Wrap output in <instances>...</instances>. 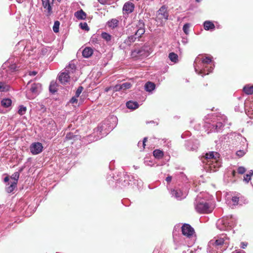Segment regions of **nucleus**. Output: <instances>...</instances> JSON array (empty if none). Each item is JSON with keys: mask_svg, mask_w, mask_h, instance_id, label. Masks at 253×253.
I'll list each match as a JSON object with an SVG mask.
<instances>
[{"mask_svg": "<svg viewBox=\"0 0 253 253\" xmlns=\"http://www.w3.org/2000/svg\"><path fill=\"white\" fill-rule=\"evenodd\" d=\"M18 58L10 57L5 62L0 69V79L5 82L11 80L19 68L16 64Z\"/></svg>", "mask_w": 253, "mask_h": 253, "instance_id": "1", "label": "nucleus"}, {"mask_svg": "<svg viewBox=\"0 0 253 253\" xmlns=\"http://www.w3.org/2000/svg\"><path fill=\"white\" fill-rule=\"evenodd\" d=\"M237 171L239 174H243L246 171V169L243 166H240L237 168Z\"/></svg>", "mask_w": 253, "mask_h": 253, "instance_id": "50", "label": "nucleus"}, {"mask_svg": "<svg viewBox=\"0 0 253 253\" xmlns=\"http://www.w3.org/2000/svg\"><path fill=\"white\" fill-rule=\"evenodd\" d=\"M156 85L154 83L151 82H147L145 84V89L148 92H151L154 90Z\"/></svg>", "mask_w": 253, "mask_h": 253, "instance_id": "26", "label": "nucleus"}, {"mask_svg": "<svg viewBox=\"0 0 253 253\" xmlns=\"http://www.w3.org/2000/svg\"><path fill=\"white\" fill-rule=\"evenodd\" d=\"M74 16H87L85 12H84L82 9H80L77 11L75 12Z\"/></svg>", "mask_w": 253, "mask_h": 253, "instance_id": "52", "label": "nucleus"}, {"mask_svg": "<svg viewBox=\"0 0 253 253\" xmlns=\"http://www.w3.org/2000/svg\"><path fill=\"white\" fill-rule=\"evenodd\" d=\"M76 71V65L73 63V61H71L68 66L64 68V71L67 72L69 75L72 78L73 74Z\"/></svg>", "mask_w": 253, "mask_h": 253, "instance_id": "18", "label": "nucleus"}, {"mask_svg": "<svg viewBox=\"0 0 253 253\" xmlns=\"http://www.w3.org/2000/svg\"><path fill=\"white\" fill-rule=\"evenodd\" d=\"M194 66L195 71L196 73L199 75H201L202 77L204 76L208 75L210 73H211L214 67V64L211 65H207L205 64L199 60V58H197L194 63Z\"/></svg>", "mask_w": 253, "mask_h": 253, "instance_id": "7", "label": "nucleus"}, {"mask_svg": "<svg viewBox=\"0 0 253 253\" xmlns=\"http://www.w3.org/2000/svg\"><path fill=\"white\" fill-rule=\"evenodd\" d=\"M236 224V218L231 215L218 220L216 226L220 230H230Z\"/></svg>", "mask_w": 253, "mask_h": 253, "instance_id": "5", "label": "nucleus"}, {"mask_svg": "<svg viewBox=\"0 0 253 253\" xmlns=\"http://www.w3.org/2000/svg\"><path fill=\"white\" fill-rule=\"evenodd\" d=\"M248 246V243L246 242H242L241 243L240 247L242 249H245Z\"/></svg>", "mask_w": 253, "mask_h": 253, "instance_id": "59", "label": "nucleus"}, {"mask_svg": "<svg viewBox=\"0 0 253 253\" xmlns=\"http://www.w3.org/2000/svg\"><path fill=\"white\" fill-rule=\"evenodd\" d=\"M126 106L129 109L134 110L138 108L139 104L136 101L130 100L126 103Z\"/></svg>", "mask_w": 253, "mask_h": 253, "instance_id": "24", "label": "nucleus"}, {"mask_svg": "<svg viewBox=\"0 0 253 253\" xmlns=\"http://www.w3.org/2000/svg\"><path fill=\"white\" fill-rule=\"evenodd\" d=\"M169 17H156L155 19V21L157 22V25L158 26H161L163 24V19H165V21L168 20Z\"/></svg>", "mask_w": 253, "mask_h": 253, "instance_id": "35", "label": "nucleus"}, {"mask_svg": "<svg viewBox=\"0 0 253 253\" xmlns=\"http://www.w3.org/2000/svg\"><path fill=\"white\" fill-rule=\"evenodd\" d=\"M253 175V170H250L248 173L246 174L244 176L243 180L245 183H248L251 180L252 176Z\"/></svg>", "mask_w": 253, "mask_h": 253, "instance_id": "32", "label": "nucleus"}, {"mask_svg": "<svg viewBox=\"0 0 253 253\" xmlns=\"http://www.w3.org/2000/svg\"><path fill=\"white\" fill-rule=\"evenodd\" d=\"M243 91L244 92L248 94V95H251L253 94V85L252 86H248L246 85L243 88Z\"/></svg>", "mask_w": 253, "mask_h": 253, "instance_id": "36", "label": "nucleus"}, {"mask_svg": "<svg viewBox=\"0 0 253 253\" xmlns=\"http://www.w3.org/2000/svg\"><path fill=\"white\" fill-rule=\"evenodd\" d=\"M77 98H78V97H76V96L72 97L70 100V102L72 104L77 103V101H78Z\"/></svg>", "mask_w": 253, "mask_h": 253, "instance_id": "57", "label": "nucleus"}, {"mask_svg": "<svg viewBox=\"0 0 253 253\" xmlns=\"http://www.w3.org/2000/svg\"><path fill=\"white\" fill-rule=\"evenodd\" d=\"M153 156L157 159H160L163 158L164 152L159 149H156L153 151Z\"/></svg>", "mask_w": 253, "mask_h": 253, "instance_id": "33", "label": "nucleus"}, {"mask_svg": "<svg viewBox=\"0 0 253 253\" xmlns=\"http://www.w3.org/2000/svg\"><path fill=\"white\" fill-rule=\"evenodd\" d=\"M101 37L107 42H109L111 40V36L106 32H102Z\"/></svg>", "mask_w": 253, "mask_h": 253, "instance_id": "39", "label": "nucleus"}, {"mask_svg": "<svg viewBox=\"0 0 253 253\" xmlns=\"http://www.w3.org/2000/svg\"><path fill=\"white\" fill-rule=\"evenodd\" d=\"M228 239L225 236H224L223 237H219L216 239L215 241H211L210 242L211 244H212L213 246H215L216 247L221 246L223 244H228Z\"/></svg>", "mask_w": 253, "mask_h": 253, "instance_id": "17", "label": "nucleus"}, {"mask_svg": "<svg viewBox=\"0 0 253 253\" xmlns=\"http://www.w3.org/2000/svg\"><path fill=\"white\" fill-rule=\"evenodd\" d=\"M167 12V7L166 5H163L161 7L157 12L158 16H165Z\"/></svg>", "mask_w": 253, "mask_h": 253, "instance_id": "34", "label": "nucleus"}, {"mask_svg": "<svg viewBox=\"0 0 253 253\" xmlns=\"http://www.w3.org/2000/svg\"><path fill=\"white\" fill-rule=\"evenodd\" d=\"M38 72L35 71H29L28 75L30 76H35L37 74Z\"/></svg>", "mask_w": 253, "mask_h": 253, "instance_id": "60", "label": "nucleus"}, {"mask_svg": "<svg viewBox=\"0 0 253 253\" xmlns=\"http://www.w3.org/2000/svg\"><path fill=\"white\" fill-rule=\"evenodd\" d=\"M30 151L33 155H37L40 153L42 150V145L40 142L34 143L30 146Z\"/></svg>", "mask_w": 253, "mask_h": 253, "instance_id": "14", "label": "nucleus"}, {"mask_svg": "<svg viewBox=\"0 0 253 253\" xmlns=\"http://www.w3.org/2000/svg\"><path fill=\"white\" fill-rule=\"evenodd\" d=\"M181 42L184 44H186V43H187L188 42V38L186 36L183 37Z\"/></svg>", "mask_w": 253, "mask_h": 253, "instance_id": "58", "label": "nucleus"}, {"mask_svg": "<svg viewBox=\"0 0 253 253\" xmlns=\"http://www.w3.org/2000/svg\"><path fill=\"white\" fill-rule=\"evenodd\" d=\"M83 89L84 88L82 86H79L76 91L75 96L78 97H79Z\"/></svg>", "mask_w": 253, "mask_h": 253, "instance_id": "53", "label": "nucleus"}, {"mask_svg": "<svg viewBox=\"0 0 253 253\" xmlns=\"http://www.w3.org/2000/svg\"><path fill=\"white\" fill-rule=\"evenodd\" d=\"M247 149H241L238 151H237L236 153V155L239 158L242 157L244 156L247 152Z\"/></svg>", "mask_w": 253, "mask_h": 253, "instance_id": "40", "label": "nucleus"}, {"mask_svg": "<svg viewBox=\"0 0 253 253\" xmlns=\"http://www.w3.org/2000/svg\"><path fill=\"white\" fill-rule=\"evenodd\" d=\"M19 175V172H15L12 174V178L15 180L14 182H16V184L17 183Z\"/></svg>", "mask_w": 253, "mask_h": 253, "instance_id": "54", "label": "nucleus"}, {"mask_svg": "<svg viewBox=\"0 0 253 253\" xmlns=\"http://www.w3.org/2000/svg\"><path fill=\"white\" fill-rule=\"evenodd\" d=\"M229 138L231 139V143L232 144L235 146H239V143L240 142V140H237L235 139V137H233L232 135V133L229 134Z\"/></svg>", "mask_w": 253, "mask_h": 253, "instance_id": "42", "label": "nucleus"}, {"mask_svg": "<svg viewBox=\"0 0 253 253\" xmlns=\"http://www.w3.org/2000/svg\"><path fill=\"white\" fill-rule=\"evenodd\" d=\"M232 135L233 137H235L236 140H240L238 146L240 148L247 149L248 144L245 137L243 136L241 134L236 132L232 133Z\"/></svg>", "mask_w": 253, "mask_h": 253, "instance_id": "12", "label": "nucleus"}, {"mask_svg": "<svg viewBox=\"0 0 253 253\" xmlns=\"http://www.w3.org/2000/svg\"><path fill=\"white\" fill-rule=\"evenodd\" d=\"M200 60L201 62L207 65H210V64L212 62L211 58L210 57H205Z\"/></svg>", "mask_w": 253, "mask_h": 253, "instance_id": "38", "label": "nucleus"}, {"mask_svg": "<svg viewBox=\"0 0 253 253\" xmlns=\"http://www.w3.org/2000/svg\"><path fill=\"white\" fill-rule=\"evenodd\" d=\"M27 111V108L26 107L24 106V105H21L19 106V109L18 110V113L22 116L24 115Z\"/></svg>", "mask_w": 253, "mask_h": 253, "instance_id": "37", "label": "nucleus"}, {"mask_svg": "<svg viewBox=\"0 0 253 253\" xmlns=\"http://www.w3.org/2000/svg\"><path fill=\"white\" fill-rule=\"evenodd\" d=\"M71 77L69 75L67 72L65 71L60 72L58 76V79L59 82L63 84H65L70 81Z\"/></svg>", "mask_w": 253, "mask_h": 253, "instance_id": "15", "label": "nucleus"}, {"mask_svg": "<svg viewBox=\"0 0 253 253\" xmlns=\"http://www.w3.org/2000/svg\"><path fill=\"white\" fill-rule=\"evenodd\" d=\"M181 231L183 235L188 238H193L195 233L194 228L189 224L184 223L181 227Z\"/></svg>", "mask_w": 253, "mask_h": 253, "instance_id": "11", "label": "nucleus"}, {"mask_svg": "<svg viewBox=\"0 0 253 253\" xmlns=\"http://www.w3.org/2000/svg\"><path fill=\"white\" fill-rule=\"evenodd\" d=\"M122 85L121 84H116V85L113 86V91H119L122 90Z\"/></svg>", "mask_w": 253, "mask_h": 253, "instance_id": "55", "label": "nucleus"}, {"mask_svg": "<svg viewBox=\"0 0 253 253\" xmlns=\"http://www.w3.org/2000/svg\"><path fill=\"white\" fill-rule=\"evenodd\" d=\"M51 49L49 47H43L41 49V54L45 55L48 52H50Z\"/></svg>", "mask_w": 253, "mask_h": 253, "instance_id": "45", "label": "nucleus"}, {"mask_svg": "<svg viewBox=\"0 0 253 253\" xmlns=\"http://www.w3.org/2000/svg\"><path fill=\"white\" fill-rule=\"evenodd\" d=\"M231 201L233 204V205L235 206V205H238L239 201V198L236 196H234V197H232V198L231 199Z\"/></svg>", "mask_w": 253, "mask_h": 253, "instance_id": "56", "label": "nucleus"}, {"mask_svg": "<svg viewBox=\"0 0 253 253\" xmlns=\"http://www.w3.org/2000/svg\"><path fill=\"white\" fill-rule=\"evenodd\" d=\"M10 85L3 82H0V92H6L9 90Z\"/></svg>", "mask_w": 253, "mask_h": 253, "instance_id": "29", "label": "nucleus"}, {"mask_svg": "<svg viewBox=\"0 0 253 253\" xmlns=\"http://www.w3.org/2000/svg\"><path fill=\"white\" fill-rule=\"evenodd\" d=\"M204 29L207 31H213L215 29V26L214 24L210 21H206L204 22Z\"/></svg>", "mask_w": 253, "mask_h": 253, "instance_id": "23", "label": "nucleus"}, {"mask_svg": "<svg viewBox=\"0 0 253 253\" xmlns=\"http://www.w3.org/2000/svg\"><path fill=\"white\" fill-rule=\"evenodd\" d=\"M78 20H90V17H76Z\"/></svg>", "mask_w": 253, "mask_h": 253, "instance_id": "61", "label": "nucleus"}, {"mask_svg": "<svg viewBox=\"0 0 253 253\" xmlns=\"http://www.w3.org/2000/svg\"><path fill=\"white\" fill-rule=\"evenodd\" d=\"M12 101L10 98H3L1 101V105L4 108H8L11 106Z\"/></svg>", "mask_w": 253, "mask_h": 253, "instance_id": "28", "label": "nucleus"}, {"mask_svg": "<svg viewBox=\"0 0 253 253\" xmlns=\"http://www.w3.org/2000/svg\"><path fill=\"white\" fill-rule=\"evenodd\" d=\"M134 8V5L131 2H127L124 5L123 10L125 14H128L131 13Z\"/></svg>", "mask_w": 253, "mask_h": 253, "instance_id": "20", "label": "nucleus"}, {"mask_svg": "<svg viewBox=\"0 0 253 253\" xmlns=\"http://www.w3.org/2000/svg\"><path fill=\"white\" fill-rule=\"evenodd\" d=\"M93 53V50L89 47H85L82 52L83 56L85 58H88Z\"/></svg>", "mask_w": 253, "mask_h": 253, "instance_id": "25", "label": "nucleus"}, {"mask_svg": "<svg viewBox=\"0 0 253 253\" xmlns=\"http://www.w3.org/2000/svg\"><path fill=\"white\" fill-rule=\"evenodd\" d=\"M77 137L78 135H75L73 132H70L66 134L65 139L66 140L75 139V138Z\"/></svg>", "mask_w": 253, "mask_h": 253, "instance_id": "44", "label": "nucleus"}, {"mask_svg": "<svg viewBox=\"0 0 253 253\" xmlns=\"http://www.w3.org/2000/svg\"><path fill=\"white\" fill-rule=\"evenodd\" d=\"M172 179V177L171 176H168L166 177V180L168 183H169Z\"/></svg>", "mask_w": 253, "mask_h": 253, "instance_id": "63", "label": "nucleus"}, {"mask_svg": "<svg viewBox=\"0 0 253 253\" xmlns=\"http://www.w3.org/2000/svg\"><path fill=\"white\" fill-rule=\"evenodd\" d=\"M109 181L114 180L116 181L117 186L122 188L127 187L129 185H132V180L134 181V176L131 175H128L126 172L123 171V173H118L117 175L109 176L107 178Z\"/></svg>", "mask_w": 253, "mask_h": 253, "instance_id": "3", "label": "nucleus"}, {"mask_svg": "<svg viewBox=\"0 0 253 253\" xmlns=\"http://www.w3.org/2000/svg\"><path fill=\"white\" fill-rule=\"evenodd\" d=\"M132 185H136L137 187H141L143 185V182L141 180L135 179L134 177V181L132 180Z\"/></svg>", "mask_w": 253, "mask_h": 253, "instance_id": "43", "label": "nucleus"}, {"mask_svg": "<svg viewBox=\"0 0 253 253\" xmlns=\"http://www.w3.org/2000/svg\"><path fill=\"white\" fill-rule=\"evenodd\" d=\"M27 45H25V41H21L15 45L14 52H16V54H19L20 52L24 51L26 49H27ZM27 50L28 49H26V50Z\"/></svg>", "mask_w": 253, "mask_h": 253, "instance_id": "21", "label": "nucleus"}, {"mask_svg": "<svg viewBox=\"0 0 253 253\" xmlns=\"http://www.w3.org/2000/svg\"><path fill=\"white\" fill-rule=\"evenodd\" d=\"M190 26V24L189 23H186L183 25V31L186 35H188L189 34Z\"/></svg>", "mask_w": 253, "mask_h": 253, "instance_id": "46", "label": "nucleus"}, {"mask_svg": "<svg viewBox=\"0 0 253 253\" xmlns=\"http://www.w3.org/2000/svg\"><path fill=\"white\" fill-rule=\"evenodd\" d=\"M16 182H11L10 185H9L5 188L6 192L8 193H12L14 190V189L16 187Z\"/></svg>", "mask_w": 253, "mask_h": 253, "instance_id": "31", "label": "nucleus"}, {"mask_svg": "<svg viewBox=\"0 0 253 253\" xmlns=\"http://www.w3.org/2000/svg\"><path fill=\"white\" fill-rule=\"evenodd\" d=\"M227 121L226 117L223 115L220 118H217L216 121L211 123L206 122L204 126L207 128L208 133L210 132H219L223 130V128Z\"/></svg>", "mask_w": 253, "mask_h": 253, "instance_id": "4", "label": "nucleus"}, {"mask_svg": "<svg viewBox=\"0 0 253 253\" xmlns=\"http://www.w3.org/2000/svg\"><path fill=\"white\" fill-rule=\"evenodd\" d=\"M139 28L136 31L135 34L138 38L141 37V36L145 33L144 23L142 20H139Z\"/></svg>", "mask_w": 253, "mask_h": 253, "instance_id": "22", "label": "nucleus"}, {"mask_svg": "<svg viewBox=\"0 0 253 253\" xmlns=\"http://www.w3.org/2000/svg\"><path fill=\"white\" fill-rule=\"evenodd\" d=\"M194 205L195 210L198 213H208L212 211L209 204L200 195L197 197Z\"/></svg>", "mask_w": 253, "mask_h": 253, "instance_id": "9", "label": "nucleus"}, {"mask_svg": "<svg viewBox=\"0 0 253 253\" xmlns=\"http://www.w3.org/2000/svg\"><path fill=\"white\" fill-rule=\"evenodd\" d=\"M59 26L60 22L58 21H55L53 26V31L54 32L57 33L59 32Z\"/></svg>", "mask_w": 253, "mask_h": 253, "instance_id": "47", "label": "nucleus"}, {"mask_svg": "<svg viewBox=\"0 0 253 253\" xmlns=\"http://www.w3.org/2000/svg\"><path fill=\"white\" fill-rule=\"evenodd\" d=\"M170 194L172 197H174L177 200H181L185 197L182 191L177 188L171 189Z\"/></svg>", "mask_w": 253, "mask_h": 253, "instance_id": "16", "label": "nucleus"}, {"mask_svg": "<svg viewBox=\"0 0 253 253\" xmlns=\"http://www.w3.org/2000/svg\"><path fill=\"white\" fill-rule=\"evenodd\" d=\"M147 137H144L143 140V141L142 142V147L143 149L145 148V142L147 141Z\"/></svg>", "mask_w": 253, "mask_h": 253, "instance_id": "62", "label": "nucleus"}, {"mask_svg": "<svg viewBox=\"0 0 253 253\" xmlns=\"http://www.w3.org/2000/svg\"><path fill=\"white\" fill-rule=\"evenodd\" d=\"M169 58L173 63H176L178 62V56L174 52H170L169 54Z\"/></svg>", "mask_w": 253, "mask_h": 253, "instance_id": "30", "label": "nucleus"}, {"mask_svg": "<svg viewBox=\"0 0 253 253\" xmlns=\"http://www.w3.org/2000/svg\"><path fill=\"white\" fill-rule=\"evenodd\" d=\"M137 38H138L136 36H135V34L130 36L128 37L127 40H126L125 42H126L127 44H130V43L135 42Z\"/></svg>", "mask_w": 253, "mask_h": 253, "instance_id": "41", "label": "nucleus"}, {"mask_svg": "<svg viewBox=\"0 0 253 253\" xmlns=\"http://www.w3.org/2000/svg\"><path fill=\"white\" fill-rule=\"evenodd\" d=\"M199 146V142L197 139L189 140L186 142L185 147L189 151H196Z\"/></svg>", "mask_w": 253, "mask_h": 253, "instance_id": "13", "label": "nucleus"}, {"mask_svg": "<svg viewBox=\"0 0 253 253\" xmlns=\"http://www.w3.org/2000/svg\"><path fill=\"white\" fill-rule=\"evenodd\" d=\"M219 154L215 152H210L207 153L205 156L204 163H206L207 165H209L210 168L215 167V165H212V163L216 162L217 159L219 158Z\"/></svg>", "mask_w": 253, "mask_h": 253, "instance_id": "10", "label": "nucleus"}, {"mask_svg": "<svg viewBox=\"0 0 253 253\" xmlns=\"http://www.w3.org/2000/svg\"><path fill=\"white\" fill-rule=\"evenodd\" d=\"M122 89H126L130 88L131 86V84L130 83L126 82L121 84Z\"/></svg>", "mask_w": 253, "mask_h": 253, "instance_id": "51", "label": "nucleus"}, {"mask_svg": "<svg viewBox=\"0 0 253 253\" xmlns=\"http://www.w3.org/2000/svg\"><path fill=\"white\" fill-rule=\"evenodd\" d=\"M49 91L52 93H54L57 91L56 84L51 83L49 87Z\"/></svg>", "mask_w": 253, "mask_h": 253, "instance_id": "49", "label": "nucleus"}, {"mask_svg": "<svg viewBox=\"0 0 253 253\" xmlns=\"http://www.w3.org/2000/svg\"><path fill=\"white\" fill-rule=\"evenodd\" d=\"M80 27L82 30L88 31L89 30V28L87 26V24L86 22H81L80 23Z\"/></svg>", "mask_w": 253, "mask_h": 253, "instance_id": "48", "label": "nucleus"}, {"mask_svg": "<svg viewBox=\"0 0 253 253\" xmlns=\"http://www.w3.org/2000/svg\"><path fill=\"white\" fill-rule=\"evenodd\" d=\"M232 253H246L245 251L238 250V251H236L235 253L233 252Z\"/></svg>", "mask_w": 253, "mask_h": 253, "instance_id": "64", "label": "nucleus"}, {"mask_svg": "<svg viewBox=\"0 0 253 253\" xmlns=\"http://www.w3.org/2000/svg\"><path fill=\"white\" fill-rule=\"evenodd\" d=\"M117 121L118 119L116 117L112 116L98 125L97 127L94 129V132H96L97 135L99 134V135L97 136L95 140L107 135L116 126Z\"/></svg>", "mask_w": 253, "mask_h": 253, "instance_id": "2", "label": "nucleus"}, {"mask_svg": "<svg viewBox=\"0 0 253 253\" xmlns=\"http://www.w3.org/2000/svg\"><path fill=\"white\" fill-rule=\"evenodd\" d=\"M151 52V49L150 46L145 44L141 46H135L131 50V56L132 58L142 59L149 56Z\"/></svg>", "mask_w": 253, "mask_h": 253, "instance_id": "6", "label": "nucleus"}, {"mask_svg": "<svg viewBox=\"0 0 253 253\" xmlns=\"http://www.w3.org/2000/svg\"><path fill=\"white\" fill-rule=\"evenodd\" d=\"M31 82V81H30L26 85V96L29 99H33L42 91V86L40 83H33L30 86Z\"/></svg>", "mask_w": 253, "mask_h": 253, "instance_id": "8", "label": "nucleus"}, {"mask_svg": "<svg viewBox=\"0 0 253 253\" xmlns=\"http://www.w3.org/2000/svg\"><path fill=\"white\" fill-rule=\"evenodd\" d=\"M119 21L116 19H112L107 23V26L111 29H114L118 25Z\"/></svg>", "mask_w": 253, "mask_h": 253, "instance_id": "27", "label": "nucleus"}, {"mask_svg": "<svg viewBox=\"0 0 253 253\" xmlns=\"http://www.w3.org/2000/svg\"><path fill=\"white\" fill-rule=\"evenodd\" d=\"M42 6L45 9V11L51 14L52 13V5L53 4V1H50V0H42Z\"/></svg>", "mask_w": 253, "mask_h": 253, "instance_id": "19", "label": "nucleus"}]
</instances>
